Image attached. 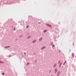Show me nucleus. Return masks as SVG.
Segmentation results:
<instances>
[{
	"label": "nucleus",
	"instance_id": "2eb2a0df",
	"mask_svg": "<svg viewBox=\"0 0 76 76\" xmlns=\"http://www.w3.org/2000/svg\"><path fill=\"white\" fill-rule=\"evenodd\" d=\"M2 75H4V73H2Z\"/></svg>",
	"mask_w": 76,
	"mask_h": 76
},
{
	"label": "nucleus",
	"instance_id": "6e6552de",
	"mask_svg": "<svg viewBox=\"0 0 76 76\" xmlns=\"http://www.w3.org/2000/svg\"><path fill=\"white\" fill-rule=\"evenodd\" d=\"M41 39H42V38H41L40 39H39V41H41Z\"/></svg>",
	"mask_w": 76,
	"mask_h": 76
},
{
	"label": "nucleus",
	"instance_id": "1a4fd4ad",
	"mask_svg": "<svg viewBox=\"0 0 76 76\" xmlns=\"http://www.w3.org/2000/svg\"><path fill=\"white\" fill-rule=\"evenodd\" d=\"M36 40H35L34 41H33V42L34 43L35 42H36Z\"/></svg>",
	"mask_w": 76,
	"mask_h": 76
},
{
	"label": "nucleus",
	"instance_id": "20e7f679",
	"mask_svg": "<svg viewBox=\"0 0 76 76\" xmlns=\"http://www.w3.org/2000/svg\"><path fill=\"white\" fill-rule=\"evenodd\" d=\"M45 48V47H43L42 48V49H44V48Z\"/></svg>",
	"mask_w": 76,
	"mask_h": 76
},
{
	"label": "nucleus",
	"instance_id": "f03ea898",
	"mask_svg": "<svg viewBox=\"0 0 76 76\" xmlns=\"http://www.w3.org/2000/svg\"><path fill=\"white\" fill-rule=\"evenodd\" d=\"M0 63H4V62L2 61H0Z\"/></svg>",
	"mask_w": 76,
	"mask_h": 76
},
{
	"label": "nucleus",
	"instance_id": "7ed1b4c3",
	"mask_svg": "<svg viewBox=\"0 0 76 76\" xmlns=\"http://www.w3.org/2000/svg\"><path fill=\"white\" fill-rule=\"evenodd\" d=\"M55 73H56V72H57V69H56L55 70Z\"/></svg>",
	"mask_w": 76,
	"mask_h": 76
},
{
	"label": "nucleus",
	"instance_id": "9b49d317",
	"mask_svg": "<svg viewBox=\"0 0 76 76\" xmlns=\"http://www.w3.org/2000/svg\"><path fill=\"white\" fill-rule=\"evenodd\" d=\"M66 63V61H65L64 64H64H65V63Z\"/></svg>",
	"mask_w": 76,
	"mask_h": 76
},
{
	"label": "nucleus",
	"instance_id": "dca6fc26",
	"mask_svg": "<svg viewBox=\"0 0 76 76\" xmlns=\"http://www.w3.org/2000/svg\"><path fill=\"white\" fill-rule=\"evenodd\" d=\"M53 47H55V46H54V45H53Z\"/></svg>",
	"mask_w": 76,
	"mask_h": 76
},
{
	"label": "nucleus",
	"instance_id": "9d476101",
	"mask_svg": "<svg viewBox=\"0 0 76 76\" xmlns=\"http://www.w3.org/2000/svg\"><path fill=\"white\" fill-rule=\"evenodd\" d=\"M47 31V30H45L44 31V32H45Z\"/></svg>",
	"mask_w": 76,
	"mask_h": 76
},
{
	"label": "nucleus",
	"instance_id": "f257e3e1",
	"mask_svg": "<svg viewBox=\"0 0 76 76\" xmlns=\"http://www.w3.org/2000/svg\"><path fill=\"white\" fill-rule=\"evenodd\" d=\"M47 25L48 26H49V27H51V26L50 24H47Z\"/></svg>",
	"mask_w": 76,
	"mask_h": 76
},
{
	"label": "nucleus",
	"instance_id": "ddd939ff",
	"mask_svg": "<svg viewBox=\"0 0 76 76\" xmlns=\"http://www.w3.org/2000/svg\"><path fill=\"white\" fill-rule=\"evenodd\" d=\"M28 27H29V26H27V27H26L27 28H28Z\"/></svg>",
	"mask_w": 76,
	"mask_h": 76
},
{
	"label": "nucleus",
	"instance_id": "0eeeda50",
	"mask_svg": "<svg viewBox=\"0 0 76 76\" xmlns=\"http://www.w3.org/2000/svg\"><path fill=\"white\" fill-rule=\"evenodd\" d=\"M60 75V72H59L58 74V75Z\"/></svg>",
	"mask_w": 76,
	"mask_h": 76
},
{
	"label": "nucleus",
	"instance_id": "a211bd4d",
	"mask_svg": "<svg viewBox=\"0 0 76 76\" xmlns=\"http://www.w3.org/2000/svg\"><path fill=\"white\" fill-rule=\"evenodd\" d=\"M60 63V62H59V63Z\"/></svg>",
	"mask_w": 76,
	"mask_h": 76
},
{
	"label": "nucleus",
	"instance_id": "f8f14e48",
	"mask_svg": "<svg viewBox=\"0 0 76 76\" xmlns=\"http://www.w3.org/2000/svg\"><path fill=\"white\" fill-rule=\"evenodd\" d=\"M10 46H7L6 47V48H9V47H10Z\"/></svg>",
	"mask_w": 76,
	"mask_h": 76
},
{
	"label": "nucleus",
	"instance_id": "f3484780",
	"mask_svg": "<svg viewBox=\"0 0 76 76\" xmlns=\"http://www.w3.org/2000/svg\"><path fill=\"white\" fill-rule=\"evenodd\" d=\"M24 54H25V55H26V53H24Z\"/></svg>",
	"mask_w": 76,
	"mask_h": 76
},
{
	"label": "nucleus",
	"instance_id": "4468645a",
	"mask_svg": "<svg viewBox=\"0 0 76 76\" xmlns=\"http://www.w3.org/2000/svg\"><path fill=\"white\" fill-rule=\"evenodd\" d=\"M15 27L14 28V31H15Z\"/></svg>",
	"mask_w": 76,
	"mask_h": 76
},
{
	"label": "nucleus",
	"instance_id": "39448f33",
	"mask_svg": "<svg viewBox=\"0 0 76 76\" xmlns=\"http://www.w3.org/2000/svg\"><path fill=\"white\" fill-rule=\"evenodd\" d=\"M56 64H55L54 65V67H56Z\"/></svg>",
	"mask_w": 76,
	"mask_h": 76
},
{
	"label": "nucleus",
	"instance_id": "423d86ee",
	"mask_svg": "<svg viewBox=\"0 0 76 76\" xmlns=\"http://www.w3.org/2000/svg\"><path fill=\"white\" fill-rule=\"evenodd\" d=\"M61 63L60 64V67H61Z\"/></svg>",
	"mask_w": 76,
	"mask_h": 76
}]
</instances>
